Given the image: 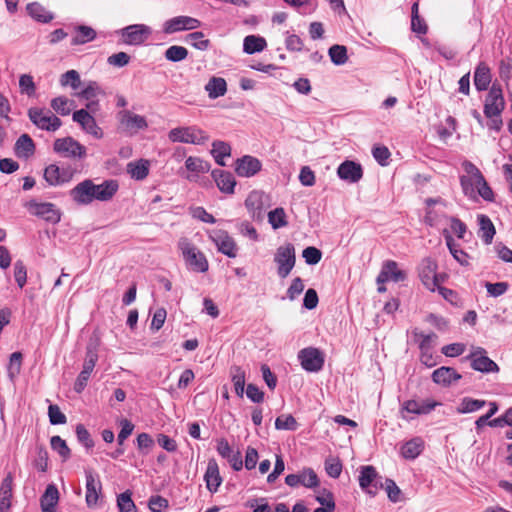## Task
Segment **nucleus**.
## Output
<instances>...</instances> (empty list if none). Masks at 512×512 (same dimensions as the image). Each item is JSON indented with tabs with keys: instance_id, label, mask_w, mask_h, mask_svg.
<instances>
[{
	"instance_id": "9d476101",
	"label": "nucleus",
	"mask_w": 512,
	"mask_h": 512,
	"mask_svg": "<svg viewBox=\"0 0 512 512\" xmlns=\"http://www.w3.org/2000/svg\"><path fill=\"white\" fill-rule=\"evenodd\" d=\"M209 238L216 245L217 250L229 258H235L238 254V246L227 231L215 229L209 233Z\"/></svg>"
},
{
	"instance_id": "f257e3e1",
	"label": "nucleus",
	"mask_w": 512,
	"mask_h": 512,
	"mask_svg": "<svg viewBox=\"0 0 512 512\" xmlns=\"http://www.w3.org/2000/svg\"><path fill=\"white\" fill-rule=\"evenodd\" d=\"M119 189L117 180L109 179L95 184L91 179L78 183L69 192L71 199L78 205H90L93 201L108 202Z\"/></svg>"
},
{
	"instance_id": "9b49d317",
	"label": "nucleus",
	"mask_w": 512,
	"mask_h": 512,
	"mask_svg": "<svg viewBox=\"0 0 512 512\" xmlns=\"http://www.w3.org/2000/svg\"><path fill=\"white\" fill-rule=\"evenodd\" d=\"M26 209L34 216L40 217L50 223H58L61 219V213L53 203L37 202L30 200L24 205Z\"/></svg>"
},
{
	"instance_id": "052dcab7",
	"label": "nucleus",
	"mask_w": 512,
	"mask_h": 512,
	"mask_svg": "<svg viewBox=\"0 0 512 512\" xmlns=\"http://www.w3.org/2000/svg\"><path fill=\"white\" fill-rule=\"evenodd\" d=\"M50 444L52 449L58 452L63 459H67L69 457L70 449L60 436H53L50 440Z\"/></svg>"
},
{
	"instance_id": "c9c22d12",
	"label": "nucleus",
	"mask_w": 512,
	"mask_h": 512,
	"mask_svg": "<svg viewBox=\"0 0 512 512\" xmlns=\"http://www.w3.org/2000/svg\"><path fill=\"white\" fill-rule=\"evenodd\" d=\"M491 82L490 68L483 62L479 63L474 72V85L478 91L486 90Z\"/></svg>"
},
{
	"instance_id": "aec40b11",
	"label": "nucleus",
	"mask_w": 512,
	"mask_h": 512,
	"mask_svg": "<svg viewBox=\"0 0 512 512\" xmlns=\"http://www.w3.org/2000/svg\"><path fill=\"white\" fill-rule=\"evenodd\" d=\"M150 27L144 24H134L121 30L123 42L129 45H140L150 36Z\"/></svg>"
},
{
	"instance_id": "1a4fd4ad",
	"label": "nucleus",
	"mask_w": 512,
	"mask_h": 512,
	"mask_svg": "<svg viewBox=\"0 0 512 512\" xmlns=\"http://www.w3.org/2000/svg\"><path fill=\"white\" fill-rule=\"evenodd\" d=\"M54 151L65 158L82 159L86 148L72 137L59 138L54 141Z\"/></svg>"
},
{
	"instance_id": "58836bf2",
	"label": "nucleus",
	"mask_w": 512,
	"mask_h": 512,
	"mask_svg": "<svg viewBox=\"0 0 512 512\" xmlns=\"http://www.w3.org/2000/svg\"><path fill=\"white\" fill-rule=\"evenodd\" d=\"M205 90L211 99L221 97L227 91L226 81L220 77H212L206 84Z\"/></svg>"
},
{
	"instance_id": "423d86ee",
	"label": "nucleus",
	"mask_w": 512,
	"mask_h": 512,
	"mask_svg": "<svg viewBox=\"0 0 512 512\" xmlns=\"http://www.w3.org/2000/svg\"><path fill=\"white\" fill-rule=\"evenodd\" d=\"M168 139L173 143L201 145L208 140V136L196 126H179L168 132Z\"/></svg>"
},
{
	"instance_id": "a19ab883",
	"label": "nucleus",
	"mask_w": 512,
	"mask_h": 512,
	"mask_svg": "<svg viewBox=\"0 0 512 512\" xmlns=\"http://www.w3.org/2000/svg\"><path fill=\"white\" fill-rule=\"evenodd\" d=\"M486 405L485 400L473 399L470 397H464L459 406L456 408L457 413L467 414L479 411Z\"/></svg>"
},
{
	"instance_id": "b1692460",
	"label": "nucleus",
	"mask_w": 512,
	"mask_h": 512,
	"mask_svg": "<svg viewBox=\"0 0 512 512\" xmlns=\"http://www.w3.org/2000/svg\"><path fill=\"white\" fill-rule=\"evenodd\" d=\"M406 279V273L398 268L397 262L387 260L383 263L380 273L377 276V284H384L388 281L400 282Z\"/></svg>"
},
{
	"instance_id": "473e14b6",
	"label": "nucleus",
	"mask_w": 512,
	"mask_h": 512,
	"mask_svg": "<svg viewBox=\"0 0 512 512\" xmlns=\"http://www.w3.org/2000/svg\"><path fill=\"white\" fill-rule=\"evenodd\" d=\"M59 500V492L54 484H49L46 487L44 494L41 497V508L43 512H55V506Z\"/></svg>"
},
{
	"instance_id": "2f4dec72",
	"label": "nucleus",
	"mask_w": 512,
	"mask_h": 512,
	"mask_svg": "<svg viewBox=\"0 0 512 512\" xmlns=\"http://www.w3.org/2000/svg\"><path fill=\"white\" fill-rule=\"evenodd\" d=\"M424 448V441L420 437L412 438L405 442L400 448V454L403 458L413 460L418 457Z\"/></svg>"
},
{
	"instance_id": "13d9d810",
	"label": "nucleus",
	"mask_w": 512,
	"mask_h": 512,
	"mask_svg": "<svg viewBox=\"0 0 512 512\" xmlns=\"http://www.w3.org/2000/svg\"><path fill=\"white\" fill-rule=\"evenodd\" d=\"M63 86L70 85L74 90L81 85L79 73L76 70H69L61 76L60 80Z\"/></svg>"
},
{
	"instance_id": "8fccbe9b",
	"label": "nucleus",
	"mask_w": 512,
	"mask_h": 512,
	"mask_svg": "<svg viewBox=\"0 0 512 512\" xmlns=\"http://www.w3.org/2000/svg\"><path fill=\"white\" fill-rule=\"evenodd\" d=\"M268 222L273 229L285 227L288 224L285 210L279 207L270 211L268 213Z\"/></svg>"
},
{
	"instance_id": "0eeeda50",
	"label": "nucleus",
	"mask_w": 512,
	"mask_h": 512,
	"mask_svg": "<svg viewBox=\"0 0 512 512\" xmlns=\"http://www.w3.org/2000/svg\"><path fill=\"white\" fill-rule=\"evenodd\" d=\"M30 121L39 129L54 132L58 130L62 122L50 110L32 107L28 110Z\"/></svg>"
},
{
	"instance_id": "bb28decb",
	"label": "nucleus",
	"mask_w": 512,
	"mask_h": 512,
	"mask_svg": "<svg viewBox=\"0 0 512 512\" xmlns=\"http://www.w3.org/2000/svg\"><path fill=\"white\" fill-rule=\"evenodd\" d=\"M206 488L211 493H216L221 486L223 479L220 475L219 466L215 459H210L207 463L206 472L204 474Z\"/></svg>"
},
{
	"instance_id": "f8f14e48",
	"label": "nucleus",
	"mask_w": 512,
	"mask_h": 512,
	"mask_svg": "<svg viewBox=\"0 0 512 512\" xmlns=\"http://www.w3.org/2000/svg\"><path fill=\"white\" fill-rule=\"evenodd\" d=\"M117 119L120 124V128L130 134L134 135L140 130H144L148 127L147 120L144 116L135 114L129 110H121L117 113Z\"/></svg>"
},
{
	"instance_id": "de8ad7c7",
	"label": "nucleus",
	"mask_w": 512,
	"mask_h": 512,
	"mask_svg": "<svg viewBox=\"0 0 512 512\" xmlns=\"http://www.w3.org/2000/svg\"><path fill=\"white\" fill-rule=\"evenodd\" d=\"M413 336L415 341L419 344L421 351L431 350L433 343L437 339V335L435 333L425 334L418 329L413 330Z\"/></svg>"
},
{
	"instance_id": "7c9ffc66",
	"label": "nucleus",
	"mask_w": 512,
	"mask_h": 512,
	"mask_svg": "<svg viewBox=\"0 0 512 512\" xmlns=\"http://www.w3.org/2000/svg\"><path fill=\"white\" fill-rule=\"evenodd\" d=\"M101 94V89L96 82H89L87 86L78 93L80 98L88 101L86 104L87 109L91 112L98 110L97 97Z\"/></svg>"
},
{
	"instance_id": "20e7f679",
	"label": "nucleus",
	"mask_w": 512,
	"mask_h": 512,
	"mask_svg": "<svg viewBox=\"0 0 512 512\" xmlns=\"http://www.w3.org/2000/svg\"><path fill=\"white\" fill-rule=\"evenodd\" d=\"M178 248L189 269L198 273H205L208 270L209 264L205 255L187 238H181L179 240Z\"/></svg>"
},
{
	"instance_id": "a878e982",
	"label": "nucleus",
	"mask_w": 512,
	"mask_h": 512,
	"mask_svg": "<svg viewBox=\"0 0 512 512\" xmlns=\"http://www.w3.org/2000/svg\"><path fill=\"white\" fill-rule=\"evenodd\" d=\"M337 175L344 181L356 183L362 178L363 170L360 164L346 160L339 165Z\"/></svg>"
},
{
	"instance_id": "c85d7f7f",
	"label": "nucleus",
	"mask_w": 512,
	"mask_h": 512,
	"mask_svg": "<svg viewBox=\"0 0 512 512\" xmlns=\"http://www.w3.org/2000/svg\"><path fill=\"white\" fill-rule=\"evenodd\" d=\"M212 177L221 192L227 194L234 193L236 180L230 172L216 169L212 171Z\"/></svg>"
},
{
	"instance_id": "412c9836",
	"label": "nucleus",
	"mask_w": 512,
	"mask_h": 512,
	"mask_svg": "<svg viewBox=\"0 0 512 512\" xmlns=\"http://www.w3.org/2000/svg\"><path fill=\"white\" fill-rule=\"evenodd\" d=\"M86 477V495L85 501L89 508H95L98 504L102 491V484L97 475L92 470L85 471Z\"/></svg>"
},
{
	"instance_id": "2eb2a0df",
	"label": "nucleus",
	"mask_w": 512,
	"mask_h": 512,
	"mask_svg": "<svg viewBox=\"0 0 512 512\" xmlns=\"http://www.w3.org/2000/svg\"><path fill=\"white\" fill-rule=\"evenodd\" d=\"M298 359L304 370L308 372H318L324 365L323 353L314 347L304 348L299 351Z\"/></svg>"
},
{
	"instance_id": "ddd939ff",
	"label": "nucleus",
	"mask_w": 512,
	"mask_h": 512,
	"mask_svg": "<svg viewBox=\"0 0 512 512\" xmlns=\"http://www.w3.org/2000/svg\"><path fill=\"white\" fill-rule=\"evenodd\" d=\"M427 205L424 222L432 227L439 226L447 218L446 203L440 199L428 198L425 200Z\"/></svg>"
},
{
	"instance_id": "393cba45",
	"label": "nucleus",
	"mask_w": 512,
	"mask_h": 512,
	"mask_svg": "<svg viewBox=\"0 0 512 512\" xmlns=\"http://www.w3.org/2000/svg\"><path fill=\"white\" fill-rule=\"evenodd\" d=\"M262 164L257 158L246 155L237 159L235 171L240 177H252L261 170Z\"/></svg>"
},
{
	"instance_id": "69168bd1",
	"label": "nucleus",
	"mask_w": 512,
	"mask_h": 512,
	"mask_svg": "<svg viewBox=\"0 0 512 512\" xmlns=\"http://www.w3.org/2000/svg\"><path fill=\"white\" fill-rule=\"evenodd\" d=\"M121 430L117 436V441L120 446L123 445L124 441L132 434L134 430V424L128 419L120 420Z\"/></svg>"
},
{
	"instance_id": "6e6d98bb",
	"label": "nucleus",
	"mask_w": 512,
	"mask_h": 512,
	"mask_svg": "<svg viewBox=\"0 0 512 512\" xmlns=\"http://www.w3.org/2000/svg\"><path fill=\"white\" fill-rule=\"evenodd\" d=\"M275 427L278 430H291L297 429V422L292 415H281L275 420Z\"/></svg>"
},
{
	"instance_id": "39448f33",
	"label": "nucleus",
	"mask_w": 512,
	"mask_h": 512,
	"mask_svg": "<svg viewBox=\"0 0 512 512\" xmlns=\"http://www.w3.org/2000/svg\"><path fill=\"white\" fill-rule=\"evenodd\" d=\"M274 263L277 266V275L285 279L291 273L296 264V251L292 243L280 245L274 253Z\"/></svg>"
},
{
	"instance_id": "5701e85b",
	"label": "nucleus",
	"mask_w": 512,
	"mask_h": 512,
	"mask_svg": "<svg viewBox=\"0 0 512 512\" xmlns=\"http://www.w3.org/2000/svg\"><path fill=\"white\" fill-rule=\"evenodd\" d=\"M440 403L433 400H407L402 403L401 415L406 419L405 413L424 415L430 413Z\"/></svg>"
},
{
	"instance_id": "6e6552de",
	"label": "nucleus",
	"mask_w": 512,
	"mask_h": 512,
	"mask_svg": "<svg viewBox=\"0 0 512 512\" xmlns=\"http://www.w3.org/2000/svg\"><path fill=\"white\" fill-rule=\"evenodd\" d=\"M419 277L423 285L434 292L436 287L444 281L445 276L437 274V263L431 258H425L419 265Z\"/></svg>"
},
{
	"instance_id": "7ed1b4c3",
	"label": "nucleus",
	"mask_w": 512,
	"mask_h": 512,
	"mask_svg": "<svg viewBox=\"0 0 512 512\" xmlns=\"http://www.w3.org/2000/svg\"><path fill=\"white\" fill-rule=\"evenodd\" d=\"M505 108V100L499 85L493 84L486 96L484 114L490 119L488 127L499 131L503 125L501 113Z\"/></svg>"
},
{
	"instance_id": "f704fd0d",
	"label": "nucleus",
	"mask_w": 512,
	"mask_h": 512,
	"mask_svg": "<svg viewBox=\"0 0 512 512\" xmlns=\"http://www.w3.org/2000/svg\"><path fill=\"white\" fill-rule=\"evenodd\" d=\"M96 38V31L86 25H78L74 27V35L71 38L72 45H83Z\"/></svg>"
},
{
	"instance_id": "0e129e2a",
	"label": "nucleus",
	"mask_w": 512,
	"mask_h": 512,
	"mask_svg": "<svg viewBox=\"0 0 512 512\" xmlns=\"http://www.w3.org/2000/svg\"><path fill=\"white\" fill-rule=\"evenodd\" d=\"M22 364V354L20 352H14L10 356L8 365V374L11 378H14L20 373Z\"/></svg>"
},
{
	"instance_id": "49530a36",
	"label": "nucleus",
	"mask_w": 512,
	"mask_h": 512,
	"mask_svg": "<svg viewBox=\"0 0 512 512\" xmlns=\"http://www.w3.org/2000/svg\"><path fill=\"white\" fill-rule=\"evenodd\" d=\"M73 105L74 101L69 100L67 97L64 96H59L51 100L52 109L63 116L70 114Z\"/></svg>"
},
{
	"instance_id": "ea45409f",
	"label": "nucleus",
	"mask_w": 512,
	"mask_h": 512,
	"mask_svg": "<svg viewBox=\"0 0 512 512\" xmlns=\"http://www.w3.org/2000/svg\"><path fill=\"white\" fill-rule=\"evenodd\" d=\"M267 46L263 37L256 35H248L244 38L243 50L247 54H254L263 51Z\"/></svg>"
},
{
	"instance_id": "338daca9",
	"label": "nucleus",
	"mask_w": 512,
	"mask_h": 512,
	"mask_svg": "<svg viewBox=\"0 0 512 512\" xmlns=\"http://www.w3.org/2000/svg\"><path fill=\"white\" fill-rule=\"evenodd\" d=\"M187 38L190 40H193V42H192L193 47H195L196 49L202 50V51L206 50L210 45L209 40L204 39V34L200 31L190 33L187 36Z\"/></svg>"
},
{
	"instance_id": "c756f323",
	"label": "nucleus",
	"mask_w": 512,
	"mask_h": 512,
	"mask_svg": "<svg viewBox=\"0 0 512 512\" xmlns=\"http://www.w3.org/2000/svg\"><path fill=\"white\" fill-rule=\"evenodd\" d=\"M461 375L454 368L442 366L432 373V379L435 383L443 386H449L458 381Z\"/></svg>"
},
{
	"instance_id": "bf43d9fd",
	"label": "nucleus",
	"mask_w": 512,
	"mask_h": 512,
	"mask_svg": "<svg viewBox=\"0 0 512 512\" xmlns=\"http://www.w3.org/2000/svg\"><path fill=\"white\" fill-rule=\"evenodd\" d=\"M14 278L19 288H23L27 281V270L26 267L21 260H17L14 263Z\"/></svg>"
},
{
	"instance_id": "cd10ccee",
	"label": "nucleus",
	"mask_w": 512,
	"mask_h": 512,
	"mask_svg": "<svg viewBox=\"0 0 512 512\" xmlns=\"http://www.w3.org/2000/svg\"><path fill=\"white\" fill-rule=\"evenodd\" d=\"M185 168L190 173L186 178L189 181H196L199 174L210 170V164L199 157L189 156L185 161Z\"/></svg>"
},
{
	"instance_id": "37998d69",
	"label": "nucleus",
	"mask_w": 512,
	"mask_h": 512,
	"mask_svg": "<svg viewBox=\"0 0 512 512\" xmlns=\"http://www.w3.org/2000/svg\"><path fill=\"white\" fill-rule=\"evenodd\" d=\"M34 149L33 140L27 134L21 135L15 144V151L18 156L28 157L33 154Z\"/></svg>"
},
{
	"instance_id": "a18cd8bd",
	"label": "nucleus",
	"mask_w": 512,
	"mask_h": 512,
	"mask_svg": "<svg viewBox=\"0 0 512 512\" xmlns=\"http://www.w3.org/2000/svg\"><path fill=\"white\" fill-rule=\"evenodd\" d=\"M12 496V478L7 476L1 483L0 490V511L10 507V498Z\"/></svg>"
},
{
	"instance_id": "4c0bfd02",
	"label": "nucleus",
	"mask_w": 512,
	"mask_h": 512,
	"mask_svg": "<svg viewBox=\"0 0 512 512\" xmlns=\"http://www.w3.org/2000/svg\"><path fill=\"white\" fill-rule=\"evenodd\" d=\"M478 223H479V237L486 243L490 244L495 235V227L490 220V218L486 215H478Z\"/></svg>"
},
{
	"instance_id": "e433bc0d",
	"label": "nucleus",
	"mask_w": 512,
	"mask_h": 512,
	"mask_svg": "<svg viewBox=\"0 0 512 512\" xmlns=\"http://www.w3.org/2000/svg\"><path fill=\"white\" fill-rule=\"evenodd\" d=\"M150 163L148 160L140 159L127 164V172L135 180H143L148 176Z\"/></svg>"
},
{
	"instance_id": "72a5a7b5",
	"label": "nucleus",
	"mask_w": 512,
	"mask_h": 512,
	"mask_svg": "<svg viewBox=\"0 0 512 512\" xmlns=\"http://www.w3.org/2000/svg\"><path fill=\"white\" fill-rule=\"evenodd\" d=\"M443 235L446 241V245L454 259L461 265H468L470 259L469 255L458 247L452 235L449 233L447 229L443 230Z\"/></svg>"
},
{
	"instance_id": "4d7b16f0",
	"label": "nucleus",
	"mask_w": 512,
	"mask_h": 512,
	"mask_svg": "<svg viewBox=\"0 0 512 512\" xmlns=\"http://www.w3.org/2000/svg\"><path fill=\"white\" fill-rule=\"evenodd\" d=\"M298 474H299L301 485H303L307 488H312V487H315L318 485V477L312 469H310V468L304 469L303 471H301Z\"/></svg>"
},
{
	"instance_id": "c03bdc74",
	"label": "nucleus",
	"mask_w": 512,
	"mask_h": 512,
	"mask_svg": "<svg viewBox=\"0 0 512 512\" xmlns=\"http://www.w3.org/2000/svg\"><path fill=\"white\" fill-rule=\"evenodd\" d=\"M211 153L216 163L220 166H224V158L230 156L231 148L229 144L223 141H215L212 145Z\"/></svg>"
},
{
	"instance_id": "5fc2aeb1",
	"label": "nucleus",
	"mask_w": 512,
	"mask_h": 512,
	"mask_svg": "<svg viewBox=\"0 0 512 512\" xmlns=\"http://www.w3.org/2000/svg\"><path fill=\"white\" fill-rule=\"evenodd\" d=\"M132 494L129 491L121 493L117 498L119 512H137V508L132 500Z\"/></svg>"
},
{
	"instance_id": "680f3d73",
	"label": "nucleus",
	"mask_w": 512,
	"mask_h": 512,
	"mask_svg": "<svg viewBox=\"0 0 512 512\" xmlns=\"http://www.w3.org/2000/svg\"><path fill=\"white\" fill-rule=\"evenodd\" d=\"M302 257L305 259L307 264L315 265L320 262L322 252L316 247L309 246L302 251Z\"/></svg>"
},
{
	"instance_id": "a211bd4d",
	"label": "nucleus",
	"mask_w": 512,
	"mask_h": 512,
	"mask_svg": "<svg viewBox=\"0 0 512 512\" xmlns=\"http://www.w3.org/2000/svg\"><path fill=\"white\" fill-rule=\"evenodd\" d=\"M98 360V355L95 349H92L91 347H88L86 352V358L83 363V369L78 375L75 384H74V390L77 393H81L83 389L86 387L88 379L93 372V369L96 365V362Z\"/></svg>"
},
{
	"instance_id": "4468645a",
	"label": "nucleus",
	"mask_w": 512,
	"mask_h": 512,
	"mask_svg": "<svg viewBox=\"0 0 512 512\" xmlns=\"http://www.w3.org/2000/svg\"><path fill=\"white\" fill-rule=\"evenodd\" d=\"M268 200V196L259 190H253L248 194L245 207L253 220L260 221L263 219L264 211L269 206Z\"/></svg>"
},
{
	"instance_id": "e2e57ef3",
	"label": "nucleus",
	"mask_w": 512,
	"mask_h": 512,
	"mask_svg": "<svg viewBox=\"0 0 512 512\" xmlns=\"http://www.w3.org/2000/svg\"><path fill=\"white\" fill-rule=\"evenodd\" d=\"M385 490L389 500L393 503L401 501L402 492L396 483L391 479H386Z\"/></svg>"
},
{
	"instance_id": "f03ea898",
	"label": "nucleus",
	"mask_w": 512,
	"mask_h": 512,
	"mask_svg": "<svg viewBox=\"0 0 512 512\" xmlns=\"http://www.w3.org/2000/svg\"><path fill=\"white\" fill-rule=\"evenodd\" d=\"M462 168L464 174L460 177V183L464 195L472 200H477L480 196L485 201H493L494 193L481 171L470 161H464Z\"/></svg>"
},
{
	"instance_id": "f3484780",
	"label": "nucleus",
	"mask_w": 512,
	"mask_h": 512,
	"mask_svg": "<svg viewBox=\"0 0 512 512\" xmlns=\"http://www.w3.org/2000/svg\"><path fill=\"white\" fill-rule=\"evenodd\" d=\"M74 176V170L67 167H59L56 164L47 166L44 170V178L52 186H59L68 183Z\"/></svg>"
},
{
	"instance_id": "09e8293b",
	"label": "nucleus",
	"mask_w": 512,
	"mask_h": 512,
	"mask_svg": "<svg viewBox=\"0 0 512 512\" xmlns=\"http://www.w3.org/2000/svg\"><path fill=\"white\" fill-rule=\"evenodd\" d=\"M27 11L32 18L39 22L47 23L53 18V16L48 11H46V9L42 5L38 3L28 4Z\"/></svg>"
},
{
	"instance_id": "79ce46f5",
	"label": "nucleus",
	"mask_w": 512,
	"mask_h": 512,
	"mask_svg": "<svg viewBox=\"0 0 512 512\" xmlns=\"http://www.w3.org/2000/svg\"><path fill=\"white\" fill-rule=\"evenodd\" d=\"M230 375L234 384L235 393L239 397H243L245 391V371L239 366H233L230 369Z\"/></svg>"
},
{
	"instance_id": "3c124183",
	"label": "nucleus",
	"mask_w": 512,
	"mask_h": 512,
	"mask_svg": "<svg viewBox=\"0 0 512 512\" xmlns=\"http://www.w3.org/2000/svg\"><path fill=\"white\" fill-rule=\"evenodd\" d=\"M377 472L373 466H363L359 476V485L363 490H367L368 487L375 481Z\"/></svg>"
},
{
	"instance_id": "6ab92c4d",
	"label": "nucleus",
	"mask_w": 512,
	"mask_h": 512,
	"mask_svg": "<svg viewBox=\"0 0 512 512\" xmlns=\"http://www.w3.org/2000/svg\"><path fill=\"white\" fill-rule=\"evenodd\" d=\"M468 358L471 360V367L476 371L483 373L499 371L498 365L486 355V351L481 347L474 348Z\"/></svg>"
},
{
	"instance_id": "dca6fc26",
	"label": "nucleus",
	"mask_w": 512,
	"mask_h": 512,
	"mask_svg": "<svg viewBox=\"0 0 512 512\" xmlns=\"http://www.w3.org/2000/svg\"><path fill=\"white\" fill-rule=\"evenodd\" d=\"M201 26L200 20L190 16H176L166 20L163 24V32L174 34L177 32L194 30Z\"/></svg>"
},
{
	"instance_id": "4be33fe9",
	"label": "nucleus",
	"mask_w": 512,
	"mask_h": 512,
	"mask_svg": "<svg viewBox=\"0 0 512 512\" xmlns=\"http://www.w3.org/2000/svg\"><path fill=\"white\" fill-rule=\"evenodd\" d=\"M73 121L78 123L82 129L96 139L103 137L102 129L97 125L94 117L85 109H80L73 113Z\"/></svg>"
},
{
	"instance_id": "774afa93",
	"label": "nucleus",
	"mask_w": 512,
	"mask_h": 512,
	"mask_svg": "<svg viewBox=\"0 0 512 512\" xmlns=\"http://www.w3.org/2000/svg\"><path fill=\"white\" fill-rule=\"evenodd\" d=\"M304 283L300 277H296L292 280L291 285L287 289V297L293 301L298 297L304 290Z\"/></svg>"
},
{
	"instance_id": "603ef678",
	"label": "nucleus",
	"mask_w": 512,
	"mask_h": 512,
	"mask_svg": "<svg viewBox=\"0 0 512 512\" xmlns=\"http://www.w3.org/2000/svg\"><path fill=\"white\" fill-rule=\"evenodd\" d=\"M329 56L335 65H343L347 62V49L343 45H333L329 48Z\"/></svg>"
},
{
	"instance_id": "864d4df0",
	"label": "nucleus",
	"mask_w": 512,
	"mask_h": 512,
	"mask_svg": "<svg viewBox=\"0 0 512 512\" xmlns=\"http://www.w3.org/2000/svg\"><path fill=\"white\" fill-rule=\"evenodd\" d=\"M188 50L179 45H172L165 51V58L171 62H180L187 58Z\"/></svg>"
}]
</instances>
